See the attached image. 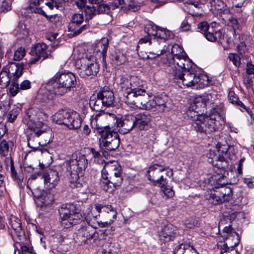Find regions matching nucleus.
<instances>
[{
	"label": "nucleus",
	"instance_id": "obj_49",
	"mask_svg": "<svg viewBox=\"0 0 254 254\" xmlns=\"http://www.w3.org/2000/svg\"><path fill=\"white\" fill-rule=\"evenodd\" d=\"M41 138H43L44 140L41 139L39 141V143H41V146L46 145L49 143L52 140V131L49 128L46 130L44 133L41 134Z\"/></svg>",
	"mask_w": 254,
	"mask_h": 254
},
{
	"label": "nucleus",
	"instance_id": "obj_29",
	"mask_svg": "<svg viewBox=\"0 0 254 254\" xmlns=\"http://www.w3.org/2000/svg\"><path fill=\"white\" fill-rule=\"evenodd\" d=\"M150 114L147 112L139 113L135 116V127L140 130H143L147 127L151 121Z\"/></svg>",
	"mask_w": 254,
	"mask_h": 254
},
{
	"label": "nucleus",
	"instance_id": "obj_61",
	"mask_svg": "<svg viewBox=\"0 0 254 254\" xmlns=\"http://www.w3.org/2000/svg\"><path fill=\"white\" fill-rule=\"evenodd\" d=\"M228 58L236 66L239 67L240 66V58L237 54L230 53L228 55Z\"/></svg>",
	"mask_w": 254,
	"mask_h": 254
},
{
	"label": "nucleus",
	"instance_id": "obj_53",
	"mask_svg": "<svg viewBox=\"0 0 254 254\" xmlns=\"http://www.w3.org/2000/svg\"><path fill=\"white\" fill-rule=\"evenodd\" d=\"M46 90L43 91L41 94V100L43 102H47L49 100H51L53 98V95H56L55 93L50 91L47 88V85L46 86Z\"/></svg>",
	"mask_w": 254,
	"mask_h": 254
},
{
	"label": "nucleus",
	"instance_id": "obj_54",
	"mask_svg": "<svg viewBox=\"0 0 254 254\" xmlns=\"http://www.w3.org/2000/svg\"><path fill=\"white\" fill-rule=\"evenodd\" d=\"M210 202L214 204H217L222 203L219 192L216 193H210L209 197H207Z\"/></svg>",
	"mask_w": 254,
	"mask_h": 254
},
{
	"label": "nucleus",
	"instance_id": "obj_39",
	"mask_svg": "<svg viewBox=\"0 0 254 254\" xmlns=\"http://www.w3.org/2000/svg\"><path fill=\"white\" fill-rule=\"evenodd\" d=\"M239 39L240 41L237 44V50L242 57H244L245 58L248 59L249 58V56L248 55H245L246 53L248 50V47L247 46L246 42L245 40L246 37L244 35L240 36Z\"/></svg>",
	"mask_w": 254,
	"mask_h": 254
},
{
	"label": "nucleus",
	"instance_id": "obj_42",
	"mask_svg": "<svg viewBox=\"0 0 254 254\" xmlns=\"http://www.w3.org/2000/svg\"><path fill=\"white\" fill-rule=\"evenodd\" d=\"M212 164L218 169L222 170H225L228 168L229 166L228 162L226 160V157L224 156H220V158L214 162Z\"/></svg>",
	"mask_w": 254,
	"mask_h": 254
},
{
	"label": "nucleus",
	"instance_id": "obj_48",
	"mask_svg": "<svg viewBox=\"0 0 254 254\" xmlns=\"http://www.w3.org/2000/svg\"><path fill=\"white\" fill-rule=\"evenodd\" d=\"M35 136H36V135L34 134H30V135L27 137L28 145L30 147L35 150H37L39 147L40 145H41V143H39V140H35L36 139Z\"/></svg>",
	"mask_w": 254,
	"mask_h": 254
},
{
	"label": "nucleus",
	"instance_id": "obj_50",
	"mask_svg": "<svg viewBox=\"0 0 254 254\" xmlns=\"http://www.w3.org/2000/svg\"><path fill=\"white\" fill-rule=\"evenodd\" d=\"M170 32L169 31L163 28H159L158 29L156 39H158L159 41H161V42H164L165 39L170 37Z\"/></svg>",
	"mask_w": 254,
	"mask_h": 254
},
{
	"label": "nucleus",
	"instance_id": "obj_26",
	"mask_svg": "<svg viewBox=\"0 0 254 254\" xmlns=\"http://www.w3.org/2000/svg\"><path fill=\"white\" fill-rule=\"evenodd\" d=\"M99 98H101L106 107H109L113 104L114 95L113 91L108 87H103L98 93Z\"/></svg>",
	"mask_w": 254,
	"mask_h": 254
},
{
	"label": "nucleus",
	"instance_id": "obj_22",
	"mask_svg": "<svg viewBox=\"0 0 254 254\" xmlns=\"http://www.w3.org/2000/svg\"><path fill=\"white\" fill-rule=\"evenodd\" d=\"M115 176H122V171L120 167L113 163H106L102 171V179H112Z\"/></svg>",
	"mask_w": 254,
	"mask_h": 254
},
{
	"label": "nucleus",
	"instance_id": "obj_41",
	"mask_svg": "<svg viewBox=\"0 0 254 254\" xmlns=\"http://www.w3.org/2000/svg\"><path fill=\"white\" fill-rule=\"evenodd\" d=\"M200 113L198 110H194V109H192L190 107H189L187 111V116L191 120V124L192 127V124L196 122V121L200 118V116H203V114H200Z\"/></svg>",
	"mask_w": 254,
	"mask_h": 254
},
{
	"label": "nucleus",
	"instance_id": "obj_27",
	"mask_svg": "<svg viewBox=\"0 0 254 254\" xmlns=\"http://www.w3.org/2000/svg\"><path fill=\"white\" fill-rule=\"evenodd\" d=\"M8 228L11 231L12 235L20 238L24 235L20 220L15 217H11L9 219Z\"/></svg>",
	"mask_w": 254,
	"mask_h": 254
},
{
	"label": "nucleus",
	"instance_id": "obj_10",
	"mask_svg": "<svg viewBox=\"0 0 254 254\" xmlns=\"http://www.w3.org/2000/svg\"><path fill=\"white\" fill-rule=\"evenodd\" d=\"M76 67L79 75L82 78L95 75L99 71L98 64L93 56L83 58L76 62Z\"/></svg>",
	"mask_w": 254,
	"mask_h": 254
},
{
	"label": "nucleus",
	"instance_id": "obj_19",
	"mask_svg": "<svg viewBox=\"0 0 254 254\" xmlns=\"http://www.w3.org/2000/svg\"><path fill=\"white\" fill-rule=\"evenodd\" d=\"M135 116L133 114H127L119 119L118 128L121 133L129 132L135 127Z\"/></svg>",
	"mask_w": 254,
	"mask_h": 254
},
{
	"label": "nucleus",
	"instance_id": "obj_9",
	"mask_svg": "<svg viewBox=\"0 0 254 254\" xmlns=\"http://www.w3.org/2000/svg\"><path fill=\"white\" fill-rule=\"evenodd\" d=\"M53 119L57 124L64 125L70 129L78 128L81 124L78 114L66 110L58 111L53 116Z\"/></svg>",
	"mask_w": 254,
	"mask_h": 254
},
{
	"label": "nucleus",
	"instance_id": "obj_16",
	"mask_svg": "<svg viewBox=\"0 0 254 254\" xmlns=\"http://www.w3.org/2000/svg\"><path fill=\"white\" fill-rule=\"evenodd\" d=\"M47 48V45L43 43L33 46L30 52L31 58L29 60V64H35L41 59L43 60L51 58L52 56L50 53H48Z\"/></svg>",
	"mask_w": 254,
	"mask_h": 254
},
{
	"label": "nucleus",
	"instance_id": "obj_6",
	"mask_svg": "<svg viewBox=\"0 0 254 254\" xmlns=\"http://www.w3.org/2000/svg\"><path fill=\"white\" fill-rule=\"evenodd\" d=\"M119 119L113 113L108 112H99L91 120V126L97 131L105 130L115 131L114 128L118 127Z\"/></svg>",
	"mask_w": 254,
	"mask_h": 254
},
{
	"label": "nucleus",
	"instance_id": "obj_63",
	"mask_svg": "<svg viewBox=\"0 0 254 254\" xmlns=\"http://www.w3.org/2000/svg\"><path fill=\"white\" fill-rule=\"evenodd\" d=\"M197 28L199 29V31L202 33H203V34L210 29L208 23L205 21L199 23L197 25Z\"/></svg>",
	"mask_w": 254,
	"mask_h": 254
},
{
	"label": "nucleus",
	"instance_id": "obj_57",
	"mask_svg": "<svg viewBox=\"0 0 254 254\" xmlns=\"http://www.w3.org/2000/svg\"><path fill=\"white\" fill-rule=\"evenodd\" d=\"M159 28L156 26H148L145 28V30H147L148 38H155L157 35L158 29Z\"/></svg>",
	"mask_w": 254,
	"mask_h": 254
},
{
	"label": "nucleus",
	"instance_id": "obj_15",
	"mask_svg": "<svg viewBox=\"0 0 254 254\" xmlns=\"http://www.w3.org/2000/svg\"><path fill=\"white\" fill-rule=\"evenodd\" d=\"M95 209L98 213H101L102 220L97 221L99 226L103 228L111 225L116 219L117 212L111 205L103 206L99 204H95Z\"/></svg>",
	"mask_w": 254,
	"mask_h": 254
},
{
	"label": "nucleus",
	"instance_id": "obj_28",
	"mask_svg": "<svg viewBox=\"0 0 254 254\" xmlns=\"http://www.w3.org/2000/svg\"><path fill=\"white\" fill-rule=\"evenodd\" d=\"M184 52L183 49L178 45L175 44L172 46L171 54L167 55L166 61L164 63L166 65H170V64H174V61L178 57L184 56Z\"/></svg>",
	"mask_w": 254,
	"mask_h": 254
},
{
	"label": "nucleus",
	"instance_id": "obj_58",
	"mask_svg": "<svg viewBox=\"0 0 254 254\" xmlns=\"http://www.w3.org/2000/svg\"><path fill=\"white\" fill-rule=\"evenodd\" d=\"M217 152L221 156H224L225 157L227 156V153L228 150V146L226 144H221L218 142L217 145Z\"/></svg>",
	"mask_w": 254,
	"mask_h": 254
},
{
	"label": "nucleus",
	"instance_id": "obj_47",
	"mask_svg": "<svg viewBox=\"0 0 254 254\" xmlns=\"http://www.w3.org/2000/svg\"><path fill=\"white\" fill-rule=\"evenodd\" d=\"M40 1H30L29 6L23 8V10H27L28 13H39L41 9L37 6L39 5Z\"/></svg>",
	"mask_w": 254,
	"mask_h": 254
},
{
	"label": "nucleus",
	"instance_id": "obj_14",
	"mask_svg": "<svg viewBox=\"0 0 254 254\" xmlns=\"http://www.w3.org/2000/svg\"><path fill=\"white\" fill-rule=\"evenodd\" d=\"M230 178L228 174V177L224 175H218L212 177L210 182L216 189L220 188L219 193L220 195L222 203L229 201L232 197V190L230 187L224 186L228 183V179Z\"/></svg>",
	"mask_w": 254,
	"mask_h": 254
},
{
	"label": "nucleus",
	"instance_id": "obj_60",
	"mask_svg": "<svg viewBox=\"0 0 254 254\" xmlns=\"http://www.w3.org/2000/svg\"><path fill=\"white\" fill-rule=\"evenodd\" d=\"M11 9L10 1H0V11L7 12Z\"/></svg>",
	"mask_w": 254,
	"mask_h": 254
},
{
	"label": "nucleus",
	"instance_id": "obj_52",
	"mask_svg": "<svg viewBox=\"0 0 254 254\" xmlns=\"http://www.w3.org/2000/svg\"><path fill=\"white\" fill-rule=\"evenodd\" d=\"M96 12L98 13H108L110 11V6L105 3H95Z\"/></svg>",
	"mask_w": 254,
	"mask_h": 254
},
{
	"label": "nucleus",
	"instance_id": "obj_37",
	"mask_svg": "<svg viewBox=\"0 0 254 254\" xmlns=\"http://www.w3.org/2000/svg\"><path fill=\"white\" fill-rule=\"evenodd\" d=\"M228 99L230 103L235 106L240 107V110L248 111L249 108L241 101L239 100L238 97L233 91H230L228 95Z\"/></svg>",
	"mask_w": 254,
	"mask_h": 254
},
{
	"label": "nucleus",
	"instance_id": "obj_56",
	"mask_svg": "<svg viewBox=\"0 0 254 254\" xmlns=\"http://www.w3.org/2000/svg\"><path fill=\"white\" fill-rule=\"evenodd\" d=\"M25 55V50L23 47L18 48L14 52L13 60L14 61H20L22 60Z\"/></svg>",
	"mask_w": 254,
	"mask_h": 254
},
{
	"label": "nucleus",
	"instance_id": "obj_62",
	"mask_svg": "<svg viewBox=\"0 0 254 254\" xmlns=\"http://www.w3.org/2000/svg\"><path fill=\"white\" fill-rule=\"evenodd\" d=\"M84 18L83 14L75 13L73 15L71 19L72 24H75L79 25L82 23L83 21Z\"/></svg>",
	"mask_w": 254,
	"mask_h": 254
},
{
	"label": "nucleus",
	"instance_id": "obj_30",
	"mask_svg": "<svg viewBox=\"0 0 254 254\" xmlns=\"http://www.w3.org/2000/svg\"><path fill=\"white\" fill-rule=\"evenodd\" d=\"M35 196L36 197V203L41 207L51 204L54 199L53 195L46 191H43Z\"/></svg>",
	"mask_w": 254,
	"mask_h": 254
},
{
	"label": "nucleus",
	"instance_id": "obj_33",
	"mask_svg": "<svg viewBox=\"0 0 254 254\" xmlns=\"http://www.w3.org/2000/svg\"><path fill=\"white\" fill-rule=\"evenodd\" d=\"M108 43V39L106 38H103L97 43L94 49L96 53H100L102 55V61L104 62H105Z\"/></svg>",
	"mask_w": 254,
	"mask_h": 254
},
{
	"label": "nucleus",
	"instance_id": "obj_31",
	"mask_svg": "<svg viewBox=\"0 0 254 254\" xmlns=\"http://www.w3.org/2000/svg\"><path fill=\"white\" fill-rule=\"evenodd\" d=\"M237 236L236 241L234 243V245L228 246L227 243L221 242L217 244V248L220 251V254H239L238 251L235 248L239 242V240Z\"/></svg>",
	"mask_w": 254,
	"mask_h": 254
},
{
	"label": "nucleus",
	"instance_id": "obj_34",
	"mask_svg": "<svg viewBox=\"0 0 254 254\" xmlns=\"http://www.w3.org/2000/svg\"><path fill=\"white\" fill-rule=\"evenodd\" d=\"M117 1V3H115L116 7H119L121 6L122 9L125 10H131L135 11L139 9L140 5L137 2V1Z\"/></svg>",
	"mask_w": 254,
	"mask_h": 254
},
{
	"label": "nucleus",
	"instance_id": "obj_2",
	"mask_svg": "<svg viewBox=\"0 0 254 254\" xmlns=\"http://www.w3.org/2000/svg\"><path fill=\"white\" fill-rule=\"evenodd\" d=\"M77 84L75 75L70 72H58L47 83V88L58 95L70 91Z\"/></svg>",
	"mask_w": 254,
	"mask_h": 254
},
{
	"label": "nucleus",
	"instance_id": "obj_4",
	"mask_svg": "<svg viewBox=\"0 0 254 254\" xmlns=\"http://www.w3.org/2000/svg\"><path fill=\"white\" fill-rule=\"evenodd\" d=\"M80 211L78 204L69 203L63 205L59 209L62 226L64 228H69L81 222L83 217Z\"/></svg>",
	"mask_w": 254,
	"mask_h": 254
},
{
	"label": "nucleus",
	"instance_id": "obj_3",
	"mask_svg": "<svg viewBox=\"0 0 254 254\" xmlns=\"http://www.w3.org/2000/svg\"><path fill=\"white\" fill-rule=\"evenodd\" d=\"M212 110L209 115L200 116V118L192 124V128L196 132L208 134L221 128L223 121L219 115L220 109L217 107Z\"/></svg>",
	"mask_w": 254,
	"mask_h": 254
},
{
	"label": "nucleus",
	"instance_id": "obj_17",
	"mask_svg": "<svg viewBox=\"0 0 254 254\" xmlns=\"http://www.w3.org/2000/svg\"><path fill=\"white\" fill-rule=\"evenodd\" d=\"M42 115V113H39L37 117H31L30 116L29 120L27 122L28 128L33 131L32 133L36 135L37 137L41 136V134L44 133L49 128L43 121L40 120V117Z\"/></svg>",
	"mask_w": 254,
	"mask_h": 254
},
{
	"label": "nucleus",
	"instance_id": "obj_46",
	"mask_svg": "<svg viewBox=\"0 0 254 254\" xmlns=\"http://www.w3.org/2000/svg\"><path fill=\"white\" fill-rule=\"evenodd\" d=\"M211 4L220 13L228 11L227 5L224 1H211Z\"/></svg>",
	"mask_w": 254,
	"mask_h": 254
},
{
	"label": "nucleus",
	"instance_id": "obj_24",
	"mask_svg": "<svg viewBox=\"0 0 254 254\" xmlns=\"http://www.w3.org/2000/svg\"><path fill=\"white\" fill-rule=\"evenodd\" d=\"M45 186L49 189L55 188L58 183L59 177L58 173L53 170H49L43 175Z\"/></svg>",
	"mask_w": 254,
	"mask_h": 254
},
{
	"label": "nucleus",
	"instance_id": "obj_45",
	"mask_svg": "<svg viewBox=\"0 0 254 254\" xmlns=\"http://www.w3.org/2000/svg\"><path fill=\"white\" fill-rule=\"evenodd\" d=\"M9 82L10 78L8 73L2 69L0 72V85L2 88H6L9 85Z\"/></svg>",
	"mask_w": 254,
	"mask_h": 254
},
{
	"label": "nucleus",
	"instance_id": "obj_44",
	"mask_svg": "<svg viewBox=\"0 0 254 254\" xmlns=\"http://www.w3.org/2000/svg\"><path fill=\"white\" fill-rule=\"evenodd\" d=\"M167 180L166 181V183L163 185H159L158 186L160 188L161 191L163 193L162 194L163 197H166V198L172 197L174 195V191L172 189L167 186Z\"/></svg>",
	"mask_w": 254,
	"mask_h": 254
},
{
	"label": "nucleus",
	"instance_id": "obj_55",
	"mask_svg": "<svg viewBox=\"0 0 254 254\" xmlns=\"http://www.w3.org/2000/svg\"><path fill=\"white\" fill-rule=\"evenodd\" d=\"M10 173L11 177L14 179V181H17L18 183H20L23 181V178H21L19 175H18L15 169L12 160L10 161Z\"/></svg>",
	"mask_w": 254,
	"mask_h": 254
},
{
	"label": "nucleus",
	"instance_id": "obj_11",
	"mask_svg": "<svg viewBox=\"0 0 254 254\" xmlns=\"http://www.w3.org/2000/svg\"><path fill=\"white\" fill-rule=\"evenodd\" d=\"M144 81L141 80L138 76L134 75H123L120 76L118 84L123 94L127 99V95L134 92L139 87H142Z\"/></svg>",
	"mask_w": 254,
	"mask_h": 254
},
{
	"label": "nucleus",
	"instance_id": "obj_20",
	"mask_svg": "<svg viewBox=\"0 0 254 254\" xmlns=\"http://www.w3.org/2000/svg\"><path fill=\"white\" fill-rule=\"evenodd\" d=\"M151 109L155 108L158 112L162 113L170 109V99L167 96L161 95L155 97L152 100Z\"/></svg>",
	"mask_w": 254,
	"mask_h": 254
},
{
	"label": "nucleus",
	"instance_id": "obj_51",
	"mask_svg": "<svg viewBox=\"0 0 254 254\" xmlns=\"http://www.w3.org/2000/svg\"><path fill=\"white\" fill-rule=\"evenodd\" d=\"M20 110V108L19 107L15 105L13 106L12 109L9 111L8 114V121L11 123H12L17 118Z\"/></svg>",
	"mask_w": 254,
	"mask_h": 254
},
{
	"label": "nucleus",
	"instance_id": "obj_18",
	"mask_svg": "<svg viewBox=\"0 0 254 254\" xmlns=\"http://www.w3.org/2000/svg\"><path fill=\"white\" fill-rule=\"evenodd\" d=\"M178 229L174 226L169 224L164 226L159 233V239L161 243L174 241L179 236Z\"/></svg>",
	"mask_w": 254,
	"mask_h": 254
},
{
	"label": "nucleus",
	"instance_id": "obj_43",
	"mask_svg": "<svg viewBox=\"0 0 254 254\" xmlns=\"http://www.w3.org/2000/svg\"><path fill=\"white\" fill-rule=\"evenodd\" d=\"M206 104L203 102V99L200 97L195 98L193 103L191 104L190 107L194 110H198L199 112H201L202 109L205 107Z\"/></svg>",
	"mask_w": 254,
	"mask_h": 254
},
{
	"label": "nucleus",
	"instance_id": "obj_7",
	"mask_svg": "<svg viewBox=\"0 0 254 254\" xmlns=\"http://www.w3.org/2000/svg\"><path fill=\"white\" fill-rule=\"evenodd\" d=\"M125 100L127 104L144 110H151L153 103L146 93L145 83L142 84V87H139L138 89L127 95V99Z\"/></svg>",
	"mask_w": 254,
	"mask_h": 254
},
{
	"label": "nucleus",
	"instance_id": "obj_59",
	"mask_svg": "<svg viewBox=\"0 0 254 254\" xmlns=\"http://www.w3.org/2000/svg\"><path fill=\"white\" fill-rule=\"evenodd\" d=\"M220 156H221V155L218 154L217 151L210 150L209 153L207 154V156L209 159L208 162L212 164L215 161L217 160V159H219Z\"/></svg>",
	"mask_w": 254,
	"mask_h": 254
},
{
	"label": "nucleus",
	"instance_id": "obj_32",
	"mask_svg": "<svg viewBox=\"0 0 254 254\" xmlns=\"http://www.w3.org/2000/svg\"><path fill=\"white\" fill-rule=\"evenodd\" d=\"M23 65L22 64L10 63L8 64V73L13 77V80H16L22 74Z\"/></svg>",
	"mask_w": 254,
	"mask_h": 254
},
{
	"label": "nucleus",
	"instance_id": "obj_35",
	"mask_svg": "<svg viewBox=\"0 0 254 254\" xmlns=\"http://www.w3.org/2000/svg\"><path fill=\"white\" fill-rule=\"evenodd\" d=\"M89 104L90 108L96 112H103L104 108L106 107L101 99L99 98L98 95L92 96Z\"/></svg>",
	"mask_w": 254,
	"mask_h": 254
},
{
	"label": "nucleus",
	"instance_id": "obj_1",
	"mask_svg": "<svg viewBox=\"0 0 254 254\" xmlns=\"http://www.w3.org/2000/svg\"><path fill=\"white\" fill-rule=\"evenodd\" d=\"M67 170L70 186L72 188H80L83 186V174L87 166V160L84 155L80 153H74L68 162Z\"/></svg>",
	"mask_w": 254,
	"mask_h": 254
},
{
	"label": "nucleus",
	"instance_id": "obj_38",
	"mask_svg": "<svg viewBox=\"0 0 254 254\" xmlns=\"http://www.w3.org/2000/svg\"><path fill=\"white\" fill-rule=\"evenodd\" d=\"M111 60L113 64L118 66L124 64L127 61V58L123 53L118 51L112 55Z\"/></svg>",
	"mask_w": 254,
	"mask_h": 254
},
{
	"label": "nucleus",
	"instance_id": "obj_13",
	"mask_svg": "<svg viewBox=\"0 0 254 254\" xmlns=\"http://www.w3.org/2000/svg\"><path fill=\"white\" fill-rule=\"evenodd\" d=\"M98 132L101 134L100 145L103 149L113 151L119 147L120 142L119 136L114 129Z\"/></svg>",
	"mask_w": 254,
	"mask_h": 254
},
{
	"label": "nucleus",
	"instance_id": "obj_40",
	"mask_svg": "<svg viewBox=\"0 0 254 254\" xmlns=\"http://www.w3.org/2000/svg\"><path fill=\"white\" fill-rule=\"evenodd\" d=\"M98 215H100V213L97 212L95 208H88L82 215V221L85 220L89 224L92 220H95Z\"/></svg>",
	"mask_w": 254,
	"mask_h": 254
},
{
	"label": "nucleus",
	"instance_id": "obj_23",
	"mask_svg": "<svg viewBox=\"0 0 254 254\" xmlns=\"http://www.w3.org/2000/svg\"><path fill=\"white\" fill-rule=\"evenodd\" d=\"M93 1H76V5L77 6L84 10L86 18V19H90L95 14L96 12V9L95 3L93 2Z\"/></svg>",
	"mask_w": 254,
	"mask_h": 254
},
{
	"label": "nucleus",
	"instance_id": "obj_64",
	"mask_svg": "<svg viewBox=\"0 0 254 254\" xmlns=\"http://www.w3.org/2000/svg\"><path fill=\"white\" fill-rule=\"evenodd\" d=\"M188 244H182L179 245L175 249L174 254H185L187 251V249L189 247Z\"/></svg>",
	"mask_w": 254,
	"mask_h": 254
},
{
	"label": "nucleus",
	"instance_id": "obj_12",
	"mask_svg": "<svg viewBox=\"0 0 254 254\" xmlns=\"http://www.w3.org/2000/svg\"><path fill=\"white\" fill-rule=\"evenodd\" d=\"M164 42H161L158 39L155 38H148V37H144L141 38L137 47V51L140 48L143 47L144 44H148L150 46V51L149 52V55L147 56L148 59H154L156 57L163 54L166 52L165 46Z\"/></svg>",
	"mask_w": 254,
	"mask_h": 254
},
{
	"label": "nucleus",
	"instance_id": "obj_8",
	"mask_svg": "<svg viewBox=\"0 0 254 254\" xmlns=\"http://www.w3.org/2000/svg\"><path fill=\"white\" fill-rule=\"evenodd\" d=\"M146 175L154 185H163L167 180V177L171 178L173 176V172L168 167L156 163L149 167Z\"/></svg>",
	"mask_w": 254,
	"mask_h": 254
},
{
	"label": "nucleus",
	"instance_id": "obj_36",
	"mask_svg": "<svg viewBox=\"0 0 254 254\" xmlns=\"http://www.w3.org/2000/svg\"><path fill=\"white\" fill-rule=\"evenodd\" d=\"M93 235V231L90 227H81L78 230L77 236L81 238V241L83 242L92 238Z\"/></svg>",
	"mask_w": 254,
	"mask_h": 254
},
{
	"label": "nucleus",
	"instance_id": "obj_5",
	"mask_svg": "<svg viewBox=\"0 0 254 254\" xmlns=\"http://www.w3.org/2000/svg\"><path fill=\"white\" fill-rule=\"evenodd\" d=\"M170 80L181 82L187 87H191L198 83L200 80V76L197 74L192 66L189 69L180 71V69L171 68L168 71Z\"/></svg>",
	"mask_w": 254,
	"mask_h": 254
},
{
	"label": "nucleus",
	"instance_id": "obj_21",
	"mask_svg": "<svg viewBox=\"0 0 254 254\" xmlns=\"http://www.w3.org/2000/svg\"><path fill=\"white\" fill-rule=\"evenodd\" d=\"M168 66L167 72L169 71L171 68L180 69V71L185 69H189L192 67L193 63L187 57L186 54H184V56L178 57L174 61V64H170V65H166Z\"/></svg>",
	"mask_w": 254,
	"mask_h": 254
},
{
	"label": "nucleus",
	"instance_id": "obj_25",
	"mask_svg": "<svg viewBox=\"0 0 254 254\" xmlns=\"http://www.w3.org/2000/svg\"><path fill=\"white\" fill-rule=\"evenodd\" d=\"M101 187L106 191L112 192L117 187L120 186L123 182L122 176H115L112 179H102Z\"/></svg>",
	"mask_w": 254,
	"mask_h": 254
}]
</instances>
